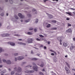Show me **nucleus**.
Listing matches in <instances>:
<instances>
[{
  "label": "nucleus",
  "instance_id": "nucleus-1",
  "mask_svg": "<svg viewBox=\"0 0 75 75\" xmlns=\"http://www.w3.org/2000/svg\"><path fill=\"white\" fill-rule=\"evenodd\" d=\"M14 69L15 71H16L17 72H20L21 71V69L20 67H18V69H17V67H15V68H14Z\"/></svg>",
  "mask_w": 75,
  "mask_h": 75
},
{
  "label": "nucleus",
  "instance_id": "nucleus-2",
  "mask_svg": "<svg viewBox=\"0 0 75 75\" xmlns=\"http://www.w3.org/2000/svg\"><path fill=\"white\" fill-rule=\"evenodd\" d=\"M64 69L65 70H66V74H69L70 73V70H69V69L68 68V67H64Z\"/></svg>",
  "mask_w": 75,
  "mask_h": 75
},
{
  "label": "nucleus",
  "instance_id": "nucleus-3",
  "mask_svg": "<svg viewBox=\"0 0 75 75\" xmlns=\"http://www.w3.org/2000/svg\"><path fill=\"white\" fill-rule=\"evenodd\" d=\"M33 65H35V67H33V69L35 71H38V70L37 69H38V67L35 65V63H33Z\"/></svg>",
  "mask_w": 75,
  "mask_h": 75
},
{
  "label": "nucleus",
  "instance_id": "nucleus-4",
  "mask_svg": "<svg viewBox=\"0 0 75 75\" xmlns=\"http://www.w3.org/2000/svg\"><path fill=\"white\" fill-rule=\"evenodd\" d=\"M23 59H24V57L22 56L18 57L17 58H15V61H16L17 59H18V60H21Z\"/></svg>",
  "mask_w": 75,
  "mask_h": 75
},
{
  "label": "nucleus",
  "instance_id": "nucleus-5",
  "mask_svg": "<svg viewBox=\"0 0 75 75\" xmlns=\"http://www.w3.org/2000/svg\"><path fill=\"white\" fill-rule=\"evenodd\" d=\"M25 72L26 73H28L30 74V73H33V72H34V70H27V71H25Z\"/></svg>",
  "mask_w": 75,
  "mask_h": 75
},
{
  "label": "nucleus",
  "instance_id": "nucleus-6",
  "mask_svg": "<svg viewBox=\"0 0 75 75\" xmlns=\"http://www.w3.org/2000/svg\"><path fill=\"white\" fill-rule=\"evenodd\" d=\"M9 36V34H5V33H3V34H1V36L2 37H8Z\"/></svg>",
  "mask_w": 75,
  "mask_h": 75
},
{
  "label": "nucleus",
  "instance_id": "nucleus-7",
  "mask_svg": "<svg viewBox=\"0 0 75 75\" xmlns=\"http://www.w3.org/2000/svg\"><path fill=\"white\" fill-rule=\"evenodd\" d=\"M33 40L31 38L28 39V42L29 43H32Z\"/></svg>",
  "mask_w": 75,
  "mask_h": 75
},
{
  "label": "nucleus",
  "instance_id": "nucleus-8",
  "mask_svg": "<svg viewBox=\"0 0 75 75\" xmlns=\"http://www.w3.org/2000/svg\"><path fill=\"white\" fill-rule=\"evenodd\" d=\"M57 39L60 42L59 44L61 45H62V40H61V38L60 37H59L58 38H57Z\"/></svg>",
  "mask_w": 75,
  "mask_h": 75
},
{
  "label": "nucleus",
  "instance_id": "nucleus-9",
  "mask_svg": "<svg viewBox=\"0 0 75 75\" xmlns=\"http://www.w3.org/2000/svg\"><path fill=\"white\" fill-rule=\"evenodd\" d=\"M18 16H19L20 18H24V16H22L21 13L18 14Z\"/></svg>",
  "mask_w": 75,
  "mask_h": 75
},
{
  "label": "nucleus",
  "instance_id": "nucleus-10",
  "mask_svg": "<svg viewBox=\"0 0 75 75\" xmlns=\"http://www.w3.org/2000/svg\"><path fill=\"white\" fill-rule=\"evenodd\" d=\"M72 30L71 28H69L66 31V33H72Z\"/></svg>",
  "mask_w": 75,
  "mask_h": 75
},
{
  "label": "nucleus",
  "instance_id": "nucleus-11",
  "mask_svg": "<svg viewBox=\"0 0 75 75\" xmlns=\"http://www.w3.org/2000/svg\"><path fill=\"white\" fill-rule=\"evenodd\" d=\"M8 44H10V45H12V46H14L15 45V43H13V42H8Z\"/></svg>",
  "mask_w": 75,
  "mask_h": 75
},
{
  "label": "nucleus",
  "instance_id": "nucleus-12",
  "mask_svg": "<svg viewBox=\"0 0 75 75\" xmlns=\"http://www.w3.org/2000/svg\"><path fill=\"white\" fill-rule=\"evenodd\" d=\"M63 46L66 47H67V46H68V44L67 43V42H64L63 43Z\"/></svg>",
  "mask_w": 75,
  "mask_h": 75
},
{
  "label": "nucleus",
  "instance_id": "nucleus-13",
  "mask_svg": "<svg viewBox=\"0 0 75 75\" xmlns=\"http://www.w3.org/2000/svg\"><path fill=\"white\" fill-rule=\"evenodd\" d=\"M74 47H75V46H74L73 45L71 44V46L70 47V50H73V48H74Z\"/></svg>",
  "mask_w": 75,
  "mask_h": 75
},
{
  "label": "nucleus",
  "instance_id": "nucleus-14",
  "mask_svg": "<svg viewBox=\"0 0 75 75\" xmlns=\"http://www.w3.org/2000/svg\"><path fill=\"white\" fill-rule=\"evenodd\" d=\"M6 63L8 65H10L11 64V61L10 60H8L6 61Z\"/></svg>",
  "mask_w": 75,
  "mask_h": 75
},
{
  "label": "nucleus",
  "instance_id": "nucleus-15",
  "mask_svg": "<svg viewBox=\"0 0 75 75\" xmlns=\"http://www.w3.org/2000/svg\"><path fill=\"white\" fill-rule=\"evenodd\" d=\"M18 44H21V45H25L26 44L25 43H23L21 42H18Z\"/></svg>",
  "mask_w": 75,
  "mask_h": 75
},
{
  "label": "nucleus",
  "instance_id": "nucleus-16",
  "mask_svg": "<svg viewBox=\"0 0 75 75\" xmlns=\"http://www.w3.org/2000/svg\"><path fill=\"white\" fill-rule=\"evenodd\" d=\"M65 13H66V14H69V16H72V15L71 14V13H72L71 12H65Z\"/></svg>",
  "mask_w": 75,
  "mask_h": 75
},
{
  "label": "nucleus",
  "instance_id": "nucleus-17",
  "mask_svg": "<svg viewBox=\"0 0 75 75\" xmlns=\"http://www.w3.org/2000/svg\"><path fill=\"white\" fill-rule=\"evenodd\" d=\"M65 64L66 65H67V67L69 68H70V66H69V65L68 64V63L67 62H66Z\"/></svg>",
  "mask_w": 75,
  "mask_h": 75
},
{
  "label": "nucleus",
  "instance_id": "nucleus-18",
  "mask_svg": "<svg viewBox=\"0 0 75 75\" xmlns=\"http://www.w3.org/2000/svg\"><path fill=\"white\" fill-rule=\"evenodd\" d=\"M48 16L49 17V18H52L53 17L51 15H49Z\"/></svg>",
  "mask_w": 75,
  "mask_h": 75
},
{
  "label": "nucleus",
  "instance_id": "nucleus-19",
  "mask_svg": "<svg viewBox=\"0 0 75 75\" xmlns=\"http://www.w3.org/2000/svg\"><path fill=\"white\" fill-rule=\"evenodd\" d=\"M26 34H28V35H32V34H33L32 33L30 32H28Z\"/></svg>",
  "mask_w": 75,
  "mask_h": 75
},
{
  "label": "nucleus",
  "instance_id": "nucleus-20",
  "mask_svg": "<svg viewBox=\"0 0 75 75\" xmlns=\"http://www.w3.org/2000/svg\"><path fill=\"white\" fill-rule=\"evenodd\" d=\"M6 72V71H2V72H1V75H3V74H4Z\"/></svg>",
  "mask_w": 75,
  "mask_h": 75
},
{
  "label": "nucleus",
  "instance_id": "nucleus-21",
  "mask_svg": "<svg viewBox=\"0 0 75 75\" xmlns=\"http://www.w3.org/2000/svg\"><path fill=\"white\" fill-rule=\"evenodd\" d=\"M51 26V25L50 24H48V25L47 26V28H49V27H50Z\"/></svg>",
  "mask_w": 75,
  "mask_h": 75
},
{
  "label": "nucleus",
  "instance_id": "nucleus-22",
  "mask_svg": "<svg viewBox=\"0 0 75 75\" xmlns=\"http://www.w3.org/2000/svg\"><path fill=\"white\" fill-rule=\"evenodd\" d=\"M2 51H3V49L2 48L0 47V53H1Z\"/></svg>",
  "mask_w": 75,
  "mask_h": 75
},
{
  "label": "nucleus",
  "instance_id": "nucleus-23",
  "mask_svg": "<svg viewBox=\"0 0 75 75\" xmlns=\"http://www.w3.org/2000/svg\"><path fill=\"white\" fill-rule=\"evenodd\" d=\"M30 21V19H28V20H26L25 21V23H28V22H29V21Z\"/></svg>",
  "mask_w": 75,
  "mask_h": 75
},
{
  "label": "nucleus",
  "instance_id": "nucleus-24",
  "mask_svg": "<svg viewBox=\"0 0 75 75\" xmlns=\"http://www.w3.org/2000/svg\"><path fill=\"white\" fill-rule=\"evenodd\" d=\"M15 17L16 19H18V17L16 15L15 16Z\"/></svg>",
  "mask_w": 75,
  "mask_h": 75
},
{
  "label": "nucleus",
  "instance_id": "nucleus-25",
  "mask_svg": "<svg viewBox=\"0 0 75 75\" xmlns=\"http://www.w3.org/2000/svg\"><path fill=\"white\" fill-rule=\"evenodd\" d=\"M14 74V71H11V75H13V74Z\"/></svg>",
  "mask_w": 75,
  "mask_h": 75
},
{
  "label": "nucleus",
  "instance_id": "nucleus-26",
  "mask_svg": "<svg viewBox=\"0 0 75 75\" xmlns=\"http://www.w3.org/2000/svg\"><path fill=\"white\" fill-rule=\"evenodd\" d=\"M32 59L33 60H35V61H36V60H37V59H38L34 58H33Z\"/></svg>",
  "mask_w": 75,
  "mask_h": 75
},
{
  "label": "nucleus",
  "instance_id": "nucleus-27",
  "mask_svg": "<svg viewBox=\"0 0 75 75\" xmlns=\"http://www.w3.org/2000/svg\"><path fill=\"white\" fill-rule=\"evenodd\" d=\"M38 19H36L35 20V22L36 23H38Z\"/></svg>",
  "mask_w": 75,
  "mask_h": 75
},
{
  "label": "nucleus",
  "instance_id": "nucleus-28",
  "mask_svg": "<svg viewBox=\"0 0 75 75\" xmlns=\"http://www.w3.org/2000/svg\"><path fill=\"white\" fill-rule=\"evenodd\" d=\"M37 55L38 56H39L40 57H42V56L41 54H38Z\"/></svg>",
  "mask_w": 75,
  "mask_h": 75
},
{
  "label": "nucleus",
  "instance_id": "nucleus-29",
  "mask_svg": "<svg viewBox=\"0 0 75 75\" xmlns=\"http://www.w3.org/2000/svg\"><path fill=\"white\" fill-rule=\"evenodd\" d=\"M50 51L52 52H54V53H55V52L52 50H50Z\"/></svg>",
  "mask_w": 75,
  "mask_h": 75
},
{
  "label": "nucleus",
  "instance_id": "nucleus-30",
  "mask_svg": "<svg viewBox=\"0 0 75 75\" xmlns=\"http://www.w3.org/2000/svg\"><path fill=\"white\" fill-rule=\"evenodd\" d=\"M3 61L4 62H6V60L4 59H3Z\"/></svg>",
  "mask_w": 75,
  "mask_h": 75
},
{
  "label": "nucleus",
  "instance_id": "nucleus-31",
  "mask_svg": "<svg viewBox=\"0 0 75 75\" xmlns=\"http://www.w3.org/2000/svg\"><path fill=\"white\" fill-rule=\"evenodd\" d=\"M68 27H69L71 26V24H69V23H68Z\"/></svg>",
  "mask_w": 75,
  "mask_h": 75
},
{
  "label": "nucleus",
  "instance_id": "nucleus-32",
  "mask_svg": "<svg viewBox=\"0 0 75 75\" xmlns=\"http://www.w3.org/2000/svg\"><path fill=\"white\" fill-rule=\"evenodd\" d=\"M1 16H4V13H2L1 14Z\"/></svg>",
  "mask_w": 75,
  "mask_h": 75
},
{
  "label": "nucleus",
  "instance_id": "nucleus-33",
  "mask_svg": "<svg viewBox=\"0 0 75 75\" xmlns=\"http://www.w3.org/2000/svg\"><path fill=\"white\" fill-rule=\"evenodd\" d=\"M70 10H75V9L74 8H70Z\"/></svg>",
  "mask_w": 75,
  "mask_h": 75
},
{
  "label": "nucleus",
  "instance_id": "nucleus-34",
  "mask_svg": "<svg viewBox=\"0 0 75 75\" xmlns=\"http://www.w3.org/2000/svg\"><path fill=\"white\" fill-rule=\"evenodd\" d=\"M39 74H40V75H43V73H42L41 72H40Z\"/></svg>",
  "mask_w": 75,
  "mask_h": 75
},
{
  "label": "nucleus",
  "instance_id": "nucleus-35",
  "mask_svg": "<svg viewBox=\"0 0 75 75\" xmlns=\"http://www.w3.org/2000/svg\"><path fill=\"white\" fill-rule=\"evenodd\" d=\"M39 36L40 37H44V36H42V35H39Z\"/></svg>",
  "mask_w": 75,
  "mask_h": 75
},
{
  "label": "nucleus",
  "instance_id": "nucleus-36",
  "mask_svg": "<svg viewBox=\"0 0 75 75\" xmlns=\"http://www.w3.org/2000/svg\"><path fill=\"white\" fill-rule=\"evenodd\" d=\"M10 2L11 4L13 3V1L11 0H10Z\"/></svg>",
  "mask_w": 75,
  "mask_h": 75
},
{
  "label": "nucleus",
  "instance_id": "nucleus-37",
  "mask_svg": "<svg viewBox=\"0 0 75 75\" xmlns=\"http://www.w3.org/2000/svg\"><path fill=\"white\" fill-rule=\"evenodd\" d=\"M29 30H33V28H30L29 29Z\"/></svg>",
  "mask_w": 75,
  "mask_h": 75
},
{
  "label": "nucleus",
  "instance_id": "nucleus-38",
  "mask_svg": "<svg viewBox=\"0 0 75 75\" xmlns=\"http://www.w3.org/2000/svg\"><path fill=\"white\" fill-rule=\"evenodd\" d=\"M37 30V28H35L34 29V31L35 32H36Z\"/></svg>",
  "mask_w": 75,
  "mask_h": 75
},
{
  "label": "nucleus",
  "instance_id": "nucleus-39",
  "mask_svg": "<svg viewBox=\"0 0 75 75\" xmlns=\"http://www.w3.org/2000/svg\"><path fill=\"white\" fill-rule=\"evenodd\" d=\"M36 40H37V41H41V40H40L38 38L36 39Z\"/></svg>",
  "mask_w": 75,
  "mask_h": 75
},
{
  "label": "nucleus",
  "instance_id": "nucleus-40",
  "mask_svg": "<svg viewBox=\"0 0 75 75\" xmlns=\"http://www.w3.org/2000/svg\"><path fill=\"white\" fill-rule=\"evenodd\" d=\"M31 66H28L27 67L28 68H31Z\"/></svg>",
  "mask_w": 75,
  "mask_h": 75
},
{
  "label": "nucleus",
  "instance_id": "nucleus-41",
  "mask_svg": "<svg viewBox=\"0 0 75 75\" xmlns=\"http://www.w3.org/2000/svg\"><path fill=\"white\" fill-rule=\"evenodd\" d=\"M52 23H56V21H52Z\"/></svg>",
  "mask_w": 75,
  "mask_h": 75
},
{
  "label": "nucleus",
  "instance_id": "nucleus-42",
  "mask_svg": "<svg viewBox=\"0 0 75 75\" xmlns=\"http://www.w3.org/2000/svg\"><path fill=\"white\" fill-rule=\"evenodd\" d=\"M40 66L41 67H42L44 66V64H41Z\"/></svg>",
  "mask_w": 75,
  "mask_h": 75
},
{
  "label": "nucleus",
  "instance_id": "nucleus-43",
  "mask_svg": "<svg viewBox=\"0 0 75 75\" xmlns=\"http://www.w3.org/2000/svg\"><path fill=\"white\" fill-rule=\"evenodd\" d=\"M73 14H74V16H75V11L73 12Z\"/></svg>",
  "mask_w": 75,
  "mask_h": 75
},
{
  "label": "nucleus",
  "instance_id": "nucleus-44",
  "mask_svg": "<svg viewBox=\"0 0 75 75\" xmlns=\"http://www.w3.org/2000/svg\"><path fill=\"white\" fill-rule=\"evenodd\" d=\"M18 55V54L17 53H16L14 54V55L15 56H16V55Z\"/></svg>",
  "mask_w": 75,
  "mask_h": 75
},
{
  "label": "nucleus",
  "instance_id": "nucleus-45",
  "mask_svg": "<svg viewBox=\"0 0 75 75\" xmlns=\"http://www.w3.org/2000/svg\"><path fill=\"white\" fill-rule=\"evenodd\" d=\"M42 47H43V45H41L40 46V48H41Z\"/></svg>",
  "mask_w": 75,
  "mask_h": 75
},
{
  "label": "nucleus",
  "instance_id": "nucleus-46",
  "mask_svg": "<svg viewBox=\"0 0 75 75\" xmlns=\"http://www.w3.org/2000/svg\"><path fill=\"white\" fill-rule=\"evenodd\" d=\"M54 62H57V61H56V59H55V58H54Z\"/></svg>",
  "mask_w": 75,
  "mask_h": 75
},
{
  "label": "nucleus",
  "instance_id": "nucleus-47",
  "mask_svg": "<svg viewBox=\"0 0 75 75\" xmlns=\"http://www.w3.org/2000/svg\"><path fill=\"white\" fill-rule=\"evenodd\" d=\"M33 11H35V9H33L32 10Z\"/></svg>",
  "mask_w": 75,
  "mask_h": 75
},
{
  "label": "nucleus",
  "instance_id": "nucleus-48",
  "mask_svg": "<svg viewBox=\"0 0 75 75\" xmlns=\"http://www.w3.org/2000/svg\"><path fill=\"white\" fill-rule=\"evenodd\" d=\"M15 75H19V74H18V73H16L15 74Z\"/></svg>",
  "mask_w": 75,
  "mask_h": 75
},
{
  "label": "nucleus",
  "instance_id": "nucleus-49",
  "mask_svg": "<svg viewBox=\"0 0 75 75\" xmlns=\"http://www.w3.org/2000/svg\"><path fill=\"white\" fill-rule=\"evenodd\" d=\"M51 55H54V54L53 53H51Z\"/></svg>",
  "mask_w": 75,
  "mask_h": 75
},
{
  "label": "nucleus",
  "instance_id": "nucleus-50",
  "mask_svg": "<svg viewBox=\"0 0 75 75\" xmlns=\"http://www.w3.org/2000/svg\"><path fill=\"white\" fill-rule=\"evenodd\" d=\"M67 20H69V18H67Z\"/></svg>",
  "mask_w": 75,
  "mask_h": 75
},
{
  "label": "nucleus",
  "instance_id": "nucleus-51",
  "mask_svg": "<svg viewBox=\"0 0 75 75\" xmlns=\"http://www.w3.org/2000/svg\"><path fill=\"white\" fill-rule=\"evenodd\" d=\"M31 54H33V51H31Z\"/></svg>",
  "mask_w": 75,
  "mask_h": 75
},
{
  "label": "nucleus",
  "instance_id": "nucleus-52",
  "mask_svg": "<svg viewBox=\"0 0 75 75\" xmlns=\"http://www.w3.org/2000/svg\"><path fill=\"white\" fill-rule=\"evenodd\" d=\"M42 71H43L44 72L45 71V69H43L42 70Z\"/></svg>",
  "mask_w": 75,
  "mask_h": 75
},
{
  "label": "nucleus",
  "instance_id": "nucleus-53",
  "mask_svg": "<svg viewBox=\"0 0 75 75\" xmlns=\"http://www.w3.org/2000/svg\"><path fill=\"white\" fill-rule=\"evenodd\" d=\"M18 40L19 41H21V40H22V39H18Z\"/></svg>",
  "mask_w": 75,
  "mask_h": 75
},
{
  "label": "nucleus",
  "instance_id": "nucleus-54",
  "mask_svg": "<svg viewBox=\"0 0 75 75\" xmlns=\"http://www.w3.org/2000/svg\"><path fill=\"white\" fill-rule=\"evenodd\" d=\"M65 58H67L68 57V56L67 55H66L65 56Z\"/></svg>",
  "mask_w": 75,
  "mask_h": 75
},
{
  "label": "nucleus",
  "instance_id": "nucleus-55",
  "mask_svg": "<svg viewBox=\"0 0 75 75\" xmlns=\"http://www.w3.org/2000/svg\"><path fill=\"white\" fill-rule=\"evenodd\" d=\"M72 71H75V69H72Z\"/></svg>",
  "mask_w": 75,
  "mask_h": 75
},
{
  "label": "nucleus",
  "instance_id": "nucleus-56",
  "mask_svg": "<svg viewBox=\"0 0 75 75\" xmlns=\"http://www.w3.org/2000/svg\"><path fill=\"white\" fill-rule=\"evenodd\" d=\"M73 40L75 41V38H74L73 39Z\"/></svg>",
  "mask_w": 75,
  "mask_h": 75
},
{
  "label": "nucleus",
  "instance_id": "nucleus-57",
  "mask_svg": "<svg viewBox=\"0 0 75 75\" xmlns=\"http://www.w3.org/2000/svg\"><path fill=\"white\" fill-rule=\"evenodd\" d=\"M46 48H47V47H45V46H44V49H46Z\"/></svg>",
  "mask_w": 75,
  "mask_h": 75
},
{
  "label": "nucleus",
  "instance_id": "nucleus-58",
  "mask_svg": "<svg viewBox=\"0 0 75 75\" xmlns=\"http://www.w3.org/2000/svg\"><path fill=\"white\" fill-rule=\"evenodd\" d=\"M48 0H44L43 1H44V2H45L46 1H47Z\"/></svg>",
  "mask_w": 75,
  "mask_h": 75
},
{
  "label": "nucleus",
  "instance_id": "nucleus-59",
  "mask_svg": "<svg viewBox=\"0 0 75 75\" xmlns=\"http://www.w3.org/2000/svg\"><path fill=\"white\" fill-rule=\"evenodd\" d=\"M0 63H1V58H0Z\"/></svg>",
  "mask_w": 75,
  "mask_h": 75
},
{
  "label": "nucleus",
  "instance_id": "nucleus-60",
  "mask_svg": "<svg viewBox=\"0 0 75 75\" xmlns=\"http://www.w3.org/2000/svg\"><path fill=\"white\" fill-rule=\"evenodd\" d=\"M50 44V42H48V44Z\"/></svg>",
  "mask_w": 75,
  "mask_h": 75
},
{
  "label": "nucleus",
  "instance_id": "nucleus-61",
  "mask_svg": "<svg viewBox=\"0 0 75 75\" xmlns=\"http://www.w3.org/2000/svg\"><path fill=\"white\" fill-rule=\"evenodd\" d=\"M3 67V66H2V65H0V68H1V67Z\"/></svg>",
  "mask_w": 75,
  "mask_h": 75
},
{
  "label": "nucleus",
  "instance_id": "nucleus-62",
  "mask_svg": "<svg viewBox=\"0 0 75 75\" xmlns=\"http://www.w3.org/2000/svg\"><path fill=\"white\" fill-rule=\"evenodd\" d=\"M1 23H0V27H1Z\"/></svg>",
  "mask_w": 75,
  "mask_h": 75
},
{
  "label": "nucleus",
  "instance_id": "nucleus-63",
  "mask_svg": "<svg viewBox=\"0 0 75 75\" xmlns=\"http://www.w3.org/2000/svg\"><path fill=\"white\" fill-rule=\"evenodd\" d=\"M0 10H3V9L1 8L0 7Z\"/></svg>",
  "mask_w": 75,
  "mask_h": 75
},
{
  "label": "nucleus",
  "instance_id": "nucleus-64",
  "mask_svg": "<svg viewBox=\"0 0 75 75\" xmlns=\"http://www.w3.org/2000/svg\"><path fill=\"white\" fill-rule=\"evenodd\" d=\"M8 14L7 13H6V16H8Z\"/></svg>",
  "mask_w": 75,
  "mask_h": 75
}]
</instances>
